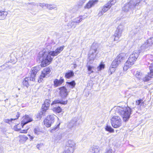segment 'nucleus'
Instances as JSON below:
<instances>
[{
  "label": "nucleus",
  "instance_id": "f257e3e1",
  "mask_svg": "<svg viewBox=\"0 0 153 153\" xmlns=\"http://www.w3.org/2000/svg\"><path fill=\"white\" fill-rule=\"evenodd\" d=\"M64 46H62L57 48L55 51H41L39 52L37 59L41 61V65L45 67L49 65L54 56H56L63 51Z\"/></svg>",
  "mask_w": 153,
  "mask_h": 153
},
{
  "label": "nucleus",
  "instance_id": "f03ea898",
  "mask_svg": "<svg viewBox=\"0 0 153 153\" xmlns=\"http://www.w3.org/2000/svg\"><path fill=\"white\" fill-rule=\"evenodd\" d=\"M115 112L118 113L122 117L124 121H127L131 114V109L128 107L118 106L117 107Z\"/></svg>",
  "mask_w": 153,
  "mask_h": 153
},
{
  "label": "nucleus",
  "instance_id": "7ed1b4c3",
  "mask_svg": "<svg viewBox=\"0 0 153 153\" xmlns=\"http://www.w3.org/2000/svg\"><path fill=\"white\" fill-rule=\"evenodd\" d=\"M39 70V68L38 67L32 68L30 71V77L25 78L22 82L24 85L27 87L29 86V83L30 81L35 82Z\"/></svg>",
  "mask_w": 153,
  "mask_h": 153
},
{
  "label": "nucleus",
  "instance_id": "20e7f679",
  "mask_svg": "<svg viewBox=\"0 0 153 153\" xmlns=\"http://www.w3.org/2000/svg\"><path fill=\"white\" fill-rule=\"evenodd\" d=\"M125 54L124 53L120 54L117 58L112 62L111 67L109 69V71L113 72L115 71L114 68H117L120 64L123 59L125 58Z\"/></svg>",
  "mask_w": 153,
  "mask_h": 153
},
{
  "label": "nucleus",
  "instance_id": "39448f33",
  "mask_svg": "<svg viewBox=\"0 0 153 153\" xmlns=\"http://www.w3.org/2000/svg\"><path fill=\"white\" fill-rule=\"evenodd\" d=\"M140 2L139 0H132L125 4L123 8V10L125 12H127L133 9L136 6L138 5Z\"/></svg>",
  "mask_w": 153,
  "mask_h": 153
},
{
  "label": "nucleus",
  "instance_id": "423d86ee",
  "mask_svg": "<svg viewBox=\"0 0 153 153\" xmlns=\"http://www.w3.org/2000/svg\"><path fill=\"white\" fill-rule=\"evenodd\" d=\"M97 46H95L94 44H93L90 50V55L88 59L87 65L93 63L94 59L97 57Z\"/></svg>",
  "mask_w": 153,
  "mask_h": 153
},
{
  "label": "nucleus",
  "instance_id": "0eeeda50",
  "mask_svg": "<svg viewBox=\"0 0 153 153\" xmlns=\"http://www.w3.org/2000/svg\"><path fill=\"white\" fill-rule=\"evenodd\" d=\"M124 28V26L121 25H120L118 26L114 34L111 37V38L114 39V41H118L121 36Z\"/></svg>",
  "mask_w": 153,
  "mask_h": 153
},
{
  "label": "nucleus",
  "instance_id": "6e6552de",
  "mask_svg": "<svg viewBox=\"0 0 153 153\" xmlns=\"http://www.w3.org/2000/svg\"><path fill=\"white\" fill-rule=\"evenodd\" d=\"M112 126L115 128L119 127L122 125V120L120 117L117 116L113 117L111 120Z\"/></svg>",
  "mask_w": 153,
  "mask_h": 153
},
{
  "label": "nucleus",
  "instance_id": "1a4fd4ad",
  "mask_svg": "<svg viewBox=\"0 0 153 153\" xmlns=\"http://www.w3.org/2000/svg\"><path fill=\"white\" fill-rule=\"evenodd\" d=\"M140 50H136L133 52V53L130 55L128 59L126 62L129 63L131 65L134 64V62L136 61L138 56Z\"/></svg>",
  "mask_w": 153,
  "mask_h": 153
},
{
  "label": "nucleus",
  "instance_id": "9d476101",
  "mask_svg": "<svg viewBox=\"0 0 153 153\" xmlns=\"http://www.w3.org/2000/svg\"><path fill=\"white\" fill-rule=\"evenodd\" d=\"M136 77L139 79H142L144 82H146L149 80L152 77L150 76V73H148L147 75H144L142 73L137 71L135 74Z\"/></svg>",
  "mask_w": 153,
  "mask_h": 153
},
{
  "label": "nucleus",
  "instance_id": "9b49d317",
  "mask_svg": "<svg viewBox=\"0 0 153 153\" xmlns=\"http://www.w3.org/2000/svg\"><path fill=\"white\" fill-rule=\"evenodd\" d=\"M51 70L49 67H46L44 68L42 72V74L38 79V82L39 83L42 82L43 78L48 76L50 75Z\"/></svg>",
  "mask_w": 153,
  "mask_h": 153
},
{
  "label": "nucleus",
  "instance_id": "f8f14e48",
  "mask_svg": "<svg viewBox=\"0 0 153 153\" xmlns=\"http://www.w3.org/2000/svg\"><path fill=\"white\" fill-rule=\"evenodd\" d=\"M153 45V37H151L146 41L141 46L140 52L144 51L149 47Z\"/></svg>",
  "mask_w": 153,
  "mask_h": 153
},
{
  "label": "nucleus",
  "instance_id": "ddd939ff",
  "mask_svg": "<svg viewBox=\"0 0 153 153\" xmlns=\"http://www.w3.org/2000/svg\"><path fill=\"white\" fill-rule=\"evenodd\" d=\"M54 121V116L53 115L47 116L44 121L45 125L47 127L51 126V124L53 123Z\"/></svg>",
  "mask_w": 153,
  "mask_h": 153
},
{
  "label": "nucleus",
  "instance_id": "4468645a",
  "mask_svg": "<svg viewBox=\"0 0 153 153\" xmlns=\"http://www.w3.org/2000/svg\"><path fill=\"white\" fill-rule=\"evenodd\" d=\"M51 101L50 100H46L44 102L42 107V111L39 114L40 115L45 116V115L46 111L50 105Z\"/></svg>",
  "mask_w": 153,
  "mask_h": 153
},
{
  "label": "nucleus",
  "instance_id": "2eb2a0df",
  "mask_svg": "<svg viewBox=\"0 0 153 153\" xmlns=\"http://www.w3.org/2000/svg\"><path fill=\"white\" fill-rule=\"evenodd\" d=\"M59 95L62 98L66 97L68 95V92L67 89L64 86L62 87L59 88Z\"/></svg>",
  "mask_w": 153,
  "mask_h": 153
},
{
  "label": "nucleus",
  "instance_id": "dca6fc26",
  "mask_svg": "<svg viewBox=\"0 0 153 153\" xmlns=\"http://www.w3.org/2000/svg\"><path fill=\"white\" fill-rule=\"evenodd\" d=\"M23 119L21 122V124L22 127L25 125L33 120L32 118L28 115H25L23 117Z\"/></svg>",
  "mask_w": 153,
  "mask_h": 153
},
{
  "label": "nucleus",
  "instance_id": "f3484780",
  "mask_svg": "<svg viewBox=\"0 0 153 153\" xmlns=\"http://www.w3.org/2000/svg\"><path fill=\"white\" fill-rule=\"evenodd\" d=\"M66 147L65 148H67L71 150V151H74V148L75 146V143L72 140H69L67 143Z\"/></svg>",
  "mask_w": 153,
  "mask_h": 153
},
{
  "label": "nucleus",
  "instance_id": "a211bd4d",
  "mask_svg": "<svg viewBox=\"0 0 153 153\" xmlns=\"http://www.w3.org/2000/svg\"><path fill=\"white\" fill-rule=\"evenodd\" d=\"M98 0H92L89 1L85 6V8L89 9L94 6L98 2Z\"/></svg>",
  "mask_w": 153,
  "mask_h": 153
},
{
  "label": "nucleus",
  "instance_id": "6ab92c4d",
  "mask_svg": "<svg viewBox=\"0 0 153 153\" xmlns=\"http://www.w3.org/2000/svg\"><path fill=\"white\" fill-rule=\"evenodd\" d=\"M64 81V79L61 77L59 80L55 79L53 81L54 85L55 87H57L61 85Z\"/></svg>",
  "mask_w": 153,
  "mask_h": 153
},
{
  "label": "nucleus",
  "instance_id": "aec40b11",
  "mask_svg": "<svg viewBox=\"0 0 153 153\" xmlns=\"http://www.w3.org/2000/svg\"><path fill=\"white\" fill-rule=\"evenodd\" d=\"M110 5H109L107 3L105 4L103 7V8H102V11H101V13H99V16H100V15H102L103 14L102 12L104 13L106 12L110 8Z\"/></svg>",
  "mask_w": 153,
  "mask_h": 153
},
{
  "label": "nucleus",
  "instance_id": "412c9836",
  "mask_svg": "<svg viewBox=\"0 0 153 153\" xmlns=\"http://www.w3.org/2000/svg\"><path fill=\"white\" fill-rule=\"evenodd\" d=\"M67 100L64 101L62 100H57L54 101L51 104V105H52L54 104H56L57 103H60L62 104L65 105L67 103Z\"/></svg>",
  "mask_w": 153,
  "mask_h": 153
},
{
  "label": "nucleus",
  "instance_id": "4be33fe9",
  "mask_svg": "<svg viewBox=\"0 0 153 153\" xmlns=\"http://www.w3.org/2000/svg\"><path fill=\"white\" fill-rule=\"evenodd\" d=\"M74 73L73 71L69 70L68 72L66 73L65 75V77L68 79H69L71 77L73 76Z\"/></svg>",
  "mask_w": 153,
  "mask_h": 153
},
{
  "label": "nucleus",
  "instance_id": "5701e85b",
  "mask_svg": "<svg viewBox=\"0 0 153 153\" xmlns=\"http://www.w3.org/2000/svg\"><path fill=\"white\" fill-rule=\"evenodd\" d=\"M77 25L76 24L73 20L69 21L68 24V26L69 28L74 29V28Z\"/></svg>",
  "mask_w": 153,
  "mask_h": 153
},
{
  "label": "nucleus",
  "instance_id": "b1692460",
  "mask_svg": "<svg viewBox=\"0 0 153 153\" xmlns=\"http://www.w3.org/2000/svg\"><path fill=\"white\" fill-rule=\"evenodd\" d=\"M84 19L83 16H81L73 19V20L76 23V24L77 25V24L81 22Z\"/></svg>",
  "mask_w": 153,
  "mask_h": 153
},
{
  "label": "nucleus",
  "instance_id": "393cba45",
  "mask_svg": "<svg viewBox=\"0 0 153 153\" xmlns=\"http://www.w3.org/2000/svg\"><path fill=\"white\" fill-rule=\"evenodd\" d=\"M7 14V12L0 11V20H4L5 19Z\"/></svg>",
  "mask_w": 153,
  "mask_h": 153
},
{
  "label": "nucleus",
  "instance_id": "a878e982",
  "mask_svg": "<svg viewBox=\"0 0 153 153\" xmlns=\"http://www.w3.org/2000/svg\"><path fill=\"white\" fill-rule=\"evenodd\" d=\"M76 122L77 120H74V119H73L71 120L70 123H69L68 125V127L69 128H73L76 125Z\"/></svg>",
  "mask_w": 153,
  "mask_h": 153
},
{
  "label": "nucleus",
  "instance_id": "bb28decb",
  "mask_svg": "<svg viewBox=\"0 0 153 153\" xmlns=\"http://www.w3.org/2000/svg\"><path fill=\"white\" fill-rule=\"evenodd\" d=\"M100 149L98 147H95L91 148V153H99V151Z\"/></svg>",
  "mask_w": 153,
  "mask_h": 153
},
{
  "label": "nucleus",
  "instance_id": "cd10ccee",
  "mask_svg": "<svg viewBox=\"0 0 153 153\" xmlns=\"http://www.w3.org/2000/svg\"><path fill=\"white\" fill-rule=\"evenodd\" d=\"M46 7L50 10H52L56 7V5L54 4H47Z\"/></svg>",
  "mask_w": 153,
  "mask_h": 153
},
{
  "label": "nucleus",
  "instance_id": "c85d7f7f",
  "mask_svg": "<svg viewBox=\"0 0 153 153\" xmlns=\"http://www.w3.org/2000/svg\"><path fill=\"white\" fill-rule=\"evenodd\" d=\"M34 132L35 134L38 135L42 132V130L40 128L37 127L34 129Z\"/></svg>",
  "mask_w": 153,
  "mask_h": 153
},
{
  "label": "nucleus",
  "instance_id": "c756f323",
  "mask_svg": "<svg viewBox=\"0 0 153 153\" xmlns=\"http://www.w3.org/2000/svg\"><path fill=\"white\" fill-rule=\"evenodd\" d=\"M149 69L150 70V76H152V77L153 78V63H151L149 66Z\"/></svg>",
  "mask_w": 153,
  "mask_h": 153
},
{
  "label": "nucleus",
  "instance_id": "7c9ffc66",
  "mask_svg": "<svg viewBox=\"0 0 153 153\" xmlns=\"http://www.w3.org/2000/svg\"><path fill=\"white\" fill-rule=\"evenodd\" d=\"M53 111L57 113H59L62 111V109L59 106L55 107L53 108Z\"/></svg>",
  "mask_w": 153,
  "mask_h": 153
},
{
  "label": "nucleus",
  "instance_id": "2f4dec72",
  "mask_svg": "<svg viewBox=\"0 0 153 153\" xmlns=\"http://www.w3.org/2000/svg\"><path fill=\"white\" fill-rule=\"evenodd\" d=\"M105 130L109 131L111 133L114 132V129L112 128L110 126H107L105 128Z\"/></svg>",
  "mask_w": 153,
  "mask_h": 153
},
{
  "label": "nucleus",
  "instance_id": "473e14b6",
  "mask_svg": "<svg viewBox=\"0 0 153 153\" xmlns=\"http://www.w3.org/2000/svg\"><path fill=\"white\" fill-rule=\"evenodd\" d=\"M67 83L69 85V87L72 88L74 87L76 84L74 81H73L70 82H67Z\"/></svg>",
  "mask_w": 153,
  "mask_h": 153
},
{
  "label": "nucleus",
  "instance_id": "72a5a7b5",
  "mask_svg": "<svg viewBox=\"0 0 153 153\" xmlns=\"http://www.w3.org/2000/svg\"><path fill=\"white\" fill-rule=\"evenodd\" d=\"M131 65V64H130L128 62H127L125 63V65L123 67V70L125 71H126L128 68H129Z\"/></svg>",
  "mask_w": 153,
  "mask_h": 153
},
{
  "label": "nucleus",
  "instance_id": "f704fd0d",
  "mask_svg": "<svg viewBox=\"0 0 153 153\" xmlns=\"http://www.w3.org/2000/svg\"><path fill=\"white\" fill-rule=\"evenodd\" d=\"M136 104L137 105H140V106L144 104L143 100L141 99H140L137 100L136 102Z\"/></svg>",
  "mask_w": 153,
  "mask_h": 153
},
{
  "label": "nucleus",
  "instance_id": "c9c22d12",
  "mask_svg": "<svg viewBox=\"0 0 153 153\" xmlns=\"http://www.w3.org/2000/svg\"><path fill=\"white\" fill-rule=\"evenodd\" d=\"M86 0H79L77 4L79 7H81L85 2Z\"/></svg>",
  "mask_w": 153,
  "mask_h": 153
},
{
  "label": "nucleus",
  "instance_id": "e433bc0d",
  "mask_svg": "<svg viewBox=\"0 0 153 153\" xmlns=\"http://www.w3.org/2000/svg\"><path fill=\"white\" fill-rule=\"evenodd\" d=\"M116 2V0H111V1H108L107 4H108L109 5H110V7L113 5H114Z\"/></svg>",
  "mask_w": 153,
  "mask_h": 153
},
{
  "label": "nucleus",
  "instance_id": "4c0bfd02",
  "mask_svg": "<svg viewBox=\"0 0 153 153\" xmlns=\"http://www.w3.org/2000/svg\"><path fill=\"white\" fill-rule=\"evenodd\" d=\"M74 151H71L69 149L65 148V150L63 152V153H73Z\"/></svg>",
  "mask_w": 153,
  "mask_h": 153
},
{
  "label": "nucleus",
  "instance_id": "58836bf2",
  "mask_svg": "<svg viewBox=\"0 0 153 153\" xmlns=\"http://www.w3.org/2000/svg\"><path fill=\"white\" fill-rule=\"evenodd\" d=\"M16 119L11 118L10 119H6L4 120V122L6 123H10V122H12L13 120H15Z\"/></svg>",
  "mask_w": 153,
  "mask_h": 153
},
{
  "label": "nucleus",
  "instance_id": "ea45409f",
  "mask_svg": "<svg viewBox=\"0 0 153 153\" xmlns=\"http://www.w3.org/2000/svg\"><path fill=\"white\" fill-rule=\"evenodd\" d=\"M104 67V65L103 64H101L98 67L97 69L98 71H100L102 68H103Z\"/></svg>",
  "mask_w": 153,
  "mask_h": 153
},
{
  "label": "nucleus",
  "instance_id": "a19ab883",
  "mask_svg": "<svg viewBox=\"0 0 153 153\" xmlns=\"http://www.w3.org/2000/svg\"><path fill=\"white\" fill-rule=\"evenodd\" d=\"M86 66L88 68V71H93V69L94 68L93 66H91L88 65H87Z\"/></svg>",
  "mask_w": 153,
  "mask_h": 153
},
{
  "label": "nucleus",
  "instance_id": "79ce46f5",
  "mask_svg": "<svg viewBox=\"0 0 153 153\" xmlns=\"http://www.w3.org/2000/svg\"><path fill=\"white\" fill-rule=\"evenodd\" d=\"M47 4L45 3H39V6L42 7V8H44V7H46Z\"/></svg>",
  "mask_w": 153,
  "mask_h": 153
},
{
  "label": "nucleus",
  "instance_id": "37998d69",
  "mask_svg": "<svg viewBox=\"0 0 153 153\" xmlns=\"http://www.w3.org/2000/svg\"><path fill=\"white\" fill-rule=\"evenodd\" d=\"M105 153H113L112 150L111 149H107Z\"/></svg>",
  "mask_w": 153,
  "mask_h": 153
},
{
  "label": "nucleus",
  "instance_id": "c03bdc74",
  "mask_svg": "<svg viewBox=\"0 0 153 153\" xmlns=\"http://www.w3.org/2000/svg\"><path fill=\"white\" fill-rule=\"evenodd\" d=\"M60 124V123H59V124L56 127L54 128L53 130H56V129L59 127V126Z\"/></svg>",
  "mask_w": 153,
  "mask_h": 153
},
{
  "label": "nucleus",
  "instance_id": "a18cd8bd",
  "mask_svg": "<svg viewBox=\"0 0 153 153\" xmlns=\"http://www.w3.org/2000/svg\"><path fill=\"white\" fill-rule=\"evenodd\" d=\"M47 49H48V50L51 49V47L50 45H48L47 47Z\"/></svg>",
  "mask_w": 153,
  "mask_h": 153
},
{
  "label": "nucleus",
  "instance_id": "49530a36",
  "mask_svg": "<svg viewBox=\"0 0 153 153\" xmlns=\"http://www.w3.org/2000/svg\"><path fill=\"white\" fill-rule=\"evenodd\" d=\"M27 130H22V133H27Z\"/></svg>",
  "mask_w": 153,
  "mask_h": 153
},
{
  "label": "nucleus",
  "instance_id": "de8ad7c7",
  "mask_svg": "<svg viewBox=\"0 0 153 153\" xmlns=\"http://www.w3.org/2000/svg\"><path fill=\"white\" fill-rule=\"evenodd\" d=\"M20 114H19V112H18L17 114L16 115V118L15 120L18 118L19 117Z\"/></svg>",
  "mask_w": 153,
  "mask_h": 153
},
{
  "label": "nucleus",
  "instance_id": "09e8293b",
  "mask_svg": "<svg viewBox=\"0 0 153 153\" xmlns=\"http://www.w3.org/2000/svg\"><path fill=\"white\" fill-rule=\"evenodd\" d=\"M94 72L93 71H89L88 73V74L89 75L91 73H92Z\"/></svg>",
  "mask_w": 153,
  "mask_h": 153
},
{
  "label": "nucleus",
  "instance_id": "8fccbe9b",
  "mask_svg": "<svg viewBox=\"0 0 153 153\" xmlns=\"http://www.w3.org/2000/svg\"><path fill=\"white\" fill-rule=\"evenodd\" d=\"M23 137L25 138V139L26 140H27L28 139V138L26 136H24Z\"/></svg>",
  "mask_w": 153,
  "mask_h": 153
},
{
  "label": "nucleus",
  "instance_id": "3c124183",
  "mask_svg": "<svg viewBox=\"0 0 153 153\" xmlns=\"http://www.w3.org/2000/svg\"><path fill=\"white\" fill-rule=\"evenodd\" d=\"M74 68H75L77 66V65L76 64H74Z\"/></svg>",
  "mask_w": 153,
  "mask_h": 153
},
{
  "label": "nucleus",
  "instance_id": "603ef678",
  "mask_svg": "<svg viewBox=\"0 0 153 153\" xmlns=\"http://www.w3.org/2000/svg\"><path fill=\"white\" fill-rule=\"evenodd\" d=\"M29 136L30 137V138L31 140H32L33 138V137L30 135H29Z\"/></svg>",
  "mask_w": 153,
  "mask_h": 153
},
{
  "label": "nucleus",
  "instance_id": "864d4df0",
  "mask_svg": "<svg viewBox=\"0 0 153 153\" xmlns=\"http://www.w3.org/2000/svg\"><path fill=\"white\" fill-rule=\"evenodd\" d=\"M3 152L1 149H0V153H3Z\"/></svg>",
  "mask_w": 153,
  "mask_h": 153
},
{
  "label": "nucleus",
  "instance_id": "5fc2aeb1",
  "mask_svg": "<svg viewBox=\"0 0 153 153\" xmlns=\"http://www.w3.org/2000/svg\"><path fill=\"white\" fill-rule=\"evenodd\" d=\"M39 146H40V145L39 144H38L37 145V147L38 149H39Z\"/></svg>",
  "mask_w": 153,
  "mask_h": 153
},
{
  "label": "nucleus",
  "instance_id": "6e6d98bb",
  "mask_svg": "<svg viewBox=\"0 0 153 153\" xmlns=\"http://www.w3.org/2000/svg\"><path fill=\"white\" fill-rule=\"evenodd\" d=\"M31 4L33 5H35V3H32V4Z\"/></svg>",
  "mask_w": 153,
  "mask_h": 153
},
{
  "label": "nucleus",
  "instance_id": "4d7b16f0",
  "mask_svg": "<svg viewBox=\"0 0 153 153\" xmlns=\"http://www.w3.org/2000/svg\"><path fill=\"white\" fill-rule=\"evenodd\" d=\"M7 65L6 64H4L3 65V66H6V67H7V66H6Z\"/></svg>",
  "mask_w": 153,
  "mask_h": 153
},
{
  "label": "nucleus",
  "instance_id": "13d9d810",
  "mask_svg": "<svg viewBox=\"0 0 153 153\" xmlns=\"http://www.w3.org/2000/svg\"><path fill=\"white\" fill-rule=\"evenodd\" d=\"M8 99H6L5 100V101H6L7 100H8Z\"/></svg>",
  "mask_w": 153,
  "mask_h": 153
},
{
  "label": "nucleus",
  "instance_id": "bf43d9fd",
  "mask_svg": "<svg viewBox=\"0 0 153 153\" xmlns=\"http://www.w3.org/2000/svg\"><path fill=\"white\" fill-rule=\"evenodd\" d=\"M137 30H138V31H139V30L140 29H139V28H137Z\"/></svg>",
  "mask_w": 153,
  "mask_h": 153
},
{
  "label": "nucleus",
  "instance_id": "052dcab7",
  "mask_svg": "<svg viewBox=\"0 0 153 153\" xmlns=\"http://www.w3.org/2000/svg\"><path fill=\"white\" fill-rule=\"evenodd\" d=\"M59 139H60L61 138V136H59Z\"/></svg>",
  "mask_w": 153,
  "mask_h": 153
},
{
  "label": "nucleus",
  "instance_id": "680f3d73",
  "mask_svg": "<svg viewBox=\"0 0 153 153\" xmlns=\"http://www.w3.org/2000/svg\"><path fill=\"white\" fill-rule=\"evenodd\" d=\"M151 56V55H148V56Z\"/></svg>",
  "mask_w": 153,
  "mask_h": 153
},
{
  "label": "nucleus",
  "instance_id": "e2e57ef3",
  "mask_svg": "<svg viewBox=\"0 0 153 153\" xmlns=\"http://www.w3.org/2000/svg\"><path fill=\"white\" fill-rule=\"evenodd\" d=\"M71 130V129H69V131H70V130Z\"/></svg>",
  "mask_w": 153,
  "mask_h": 153
},
{
  "label": "nucleus",
  "instance_id": "0e129e2a",
  "mask_svg": "<svg viewBox=\"0 0 153 153\" xmlns=\"http://www.w3.org/2000/svg\"><path fill=\"white\" fill-rule=\"evenodd\" d=\"M28 129H29V128H28L27 130H28Z\"/></svg>",
  "mask_w": 153,
  "mask_h": 153
},
{
  "label": "nucleus",
  "instance_id": "69168bd1",
  "mask_svg": "<svg viewBox=\"0 0 153 153\" xmlns=\"http://www.w3.org/2000/svg\"><path fill=\"white\" fill-rule=\"evenodd\" d=\"M28 129H29V128H28L27 130H28Z\"/></svg>",
  "mask_w": 153,
  "mask_h": 153
},
{
  "label": "nucleus",
  "instance_id": "338daca9",
  "mask_svg": "<svg viewBox=\"0 0 153 153\" xmlns=\"http://www.w3.org/2000/svg\"><path fill=\"white\" fill-rule=\"evenodd\" d=\"M28 129H29V128H28L27 130H28Z\"/></svg>",
  "mask_w": 153,
  "mask_h": 153
}]
</instances>
